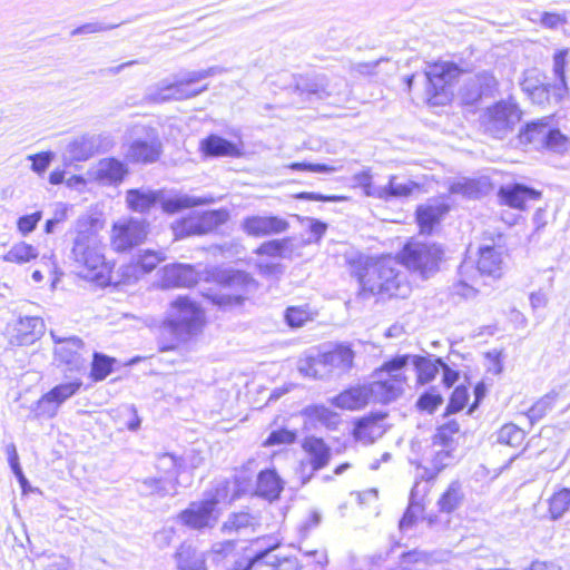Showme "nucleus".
<instances>
[{"mask_svg": "<svg viewBox=\"0 0 570 570\" xmlns=\"http://www.w3.org/2000/svg\"><path fill=\"white\" fill-rule=\"evenodd\" d=\"M352 274L360 284V295L364 298L379 296L382 299L410 295L411 287L405 275L400 271V264L391 258L374 259L360 257L352 264Z\"/></svg>", "mask_w": 570, "mask_h": 570, "instance_id": "1", "label": "nucleus"}, {"mask_svg": "<svg viewBox=\"0 0 570 570\" xmlns=\"http://www.w3.org/2000/svg\"><path fill=\"white\" fill-rule=\"evenodd\" d=\"M70 259L81 277L100 285L109 282L110 267L105 259L102 242L88 220L77 224Z\"/></svg>", "mask_w": 570, "mask_h": 570, "instance_id": "2", "label": "nucleus"}, {"mask_svg": "<svg viewBox=\"0 0 570 570\" xmlns=\"http://www.w3.org/2000/svg\"><path fill=\"white\" fill-rule=\"evenodd\" d=\"M521 117L522 111L513 97L501 100V141L505 140L507 146L514 149L528 146L543 148L549 134V119L542 118L521 126Z\"/></svg>", "mask_w": 570, "mask_h": 570, "instance_id": "3", "label": "nucleus"}, {"mask_svg": "<svg viewBox=\"0 0 570 570\" xmlns=\"http://www.w3.org/2000/svg\"><path fill=\"white\" fill-rule=\"evenodd\" d=\"M409 363L410 354L397 355L376 368L373 382L367 384L371 399L385 404L400 397L407 381L403 370Z\"/></svg>", "mask_w": 570, "mask_h": 570, "instance_id": "4", "label": "nucleus"}, {"mask_svg": "<svg viewBox=\"0 0 570 570\" xmlns=\"http://www.w3.org/2000/svg\"><path fill=\"white\" fill-rule=\"evenodd\" d=\"M205 323V316L198 304L186 296H179L170 303L163 322V332L174 335L178 342H185L197 335Z\"/></svg>", "mask_w": 570, "mask_h": 570, "instance_id": "5", "label": "nucleus"}, {"mask_svg": "<svg viewBox=\"0 0 570 570\" xmlns=\"http://www.w3.org/2000/svg\"><path fill=\"white\" fill-rule=\"evenodd\" d=\"M128 207L138 213L148 212L157 202H160L161 208L167 214H175L181 209L208 205L215 202L212 196H190L178 194L165 199L159 198V193L150 189H130L126 194Z\"/></svg>", "mask_w": 570, "mask_h": 570, "instance_id": "6", "label": "nucleus"}, {"mask_svg": "<svg viewBox=\"0 0 570 570\" xmlns=\"http://www.w3.org/2000/svg\"><path fill=\"white\" fill-rule=\"evenodd\" d=\"M130 142L126 153L128 160L138 164L156 163L163 154L158 130L147 125H134L129 129Z\"/></svg>", "mask_w": 570, "mask_h": 570, "instance_id": "7", "label": "nucleus"}, {"mask_svg": "<svg viewBox=\"0 0 570 570\" xmlns=\"http://www.w3.org/2000/svg\"><path fill=\"white\" fill-rule=\"evenodd\" d=\"M227 495V484L215 489L202 501L191 502L187 509L178 515L180 522L194 530L214 528L218 521L217 504Z\"/></svg>", "mask_w": 570, "mask_h": 570, "instance_id": "8", "label": "nucleus"}, {"mask_svg": "<svg viewBox=\"0 0 570 570\" xmlns=\"http://www.w3.org/2000/svg\"><path fill=\"white\" fill-rule=\"evenodd\" d=\"M443 257L441 246L432 243L409 242L402 250L403 264L428 278L439 271Z\"/></svg>", "mask_w": 570, "mask_h": 570, "instance_id": "9", "label": "nucleus"}, {"mask_svg": "<svg viewBox=\"0 0 570 570\" xmlns=\"http://www.w3.org/2000/svg\"><path fill=\"white\" fill-rule=\"evenodd\" d=\"M460 75V69L452 62H439L428 67L424 72L429 102L434 106L445 105L451 100V82Z\"/></svg>", "mask_w": 570, "mask_h": 570, "instance_id": "10", "label": "nucleus"}, {"mask_svg": "<svg viewBox=\"0 0 570 570\" xmlns=\"http://www.w3.org/2000/svg\"><path fill=\"white\" fill-rule=\"evenodd\" d=\"M228 217L229 214L226 209L203 212L177 220L173 224V232L176 238L205 235L225 224Z\"/></svg>", "mask_w": 570, "mask_h": 570, "instance_id": "11", "label": "nucleus"}, {"mask_svg": "<svg viewBox=\"0 0 570 570\" xmlns=\"http://www.w3.org/2000/svg\"><path fill=\"white\" fill-rule=\"evenodd\" d=\"M147 234V224L144 220L121 219L112 226L110 244L116 252H127L140 245L146 239Z\"/></svg>", "mask_w": 570, "mask_h": 570, "instance_id": "12", "label": "nucleus"}, {"mask_svg": "<svg viewBox=\"0 0 570 570\" xmlns=\"http://www.w3.org/2000/svg\"><path fill=\"white\" fill-rule=\"evenodd\" d=\"M207 90V85L199 89L188 88L179 77L169 82L167 80L159 81L155 87L147 89L145 99L149 102H165L169 100H184L194 98Z\"/></svg>", "mask_w": 570, "mask_h": 570, "instance_id": "13", "label": "nucleus"}, {"mask_svg": "<svg viewBox=\"0 0 570 570\" xmlns=\"http://www.w3.org/2000/svg\"><path fill=\"white\" fill-rule=\"evenodd\" d=\"M81 384L82 383L80 381H72L59 384L51 389L37 402L35 407L36 416L53 417L57 414L59 406L75 395L79 391Z\"/></svg>", "mask_w": 570, "mask_h": 570, "instance_id": "14", "label": "nucleus"}, {"mask_svg": "<svg viewBox=\"0 0 570 570\" xmlns=\"http://www.w3.org/2000/svg\"><path fill=\"white\" fill-rule=\"evenodd\" d=\"M497 80L488 72L469 77L461 90L460 98L464 105H474L484 97L490 96L495 89Z\"/></svg>", "mask_w": 570, "mask_h": 570, "instance_id": "15", "label": "nucleus"}, {"mask_svg": "<svg viewBox=\"0 0 570 570\" xmlns=\"http://www.w3.org/2000/svg\"><path fill=\"white\" fill-rule=\"evenodd\" d=\"M568 49L558 50L553 55L552 71L554 76V82L548 83L543 90L556 101L560 102L569 95V88L567 85V68L570 63L568 59Z\"/></svg>", "mask_w": 570, "mask_h": 570, "instance_id": "16", "label": "nucleus"}, {"mask_svg": "<svg viewBox=\"0 0 570 570\" xmlns=\"http://www.w3.org/2000/svg\"><path fill=\"white\" fill-rule=\"evenodd\" d=\"M289 227L284 218L277 216H249L243 219L242 228L250 236L262 237L281 234Z\"/></svg>", "mask_w": 570, "mask_h": 570, "instance_id": "17", "label": "nucleus"}, {"mask_svg": "<svg viewBox=\"0 0 570 570\" xmlns=\"http://www.w3.org/2000/svg\"><path fill=\"white\" fill-rule=\"evenodd\" d=\"M541 191L522 184L501 186V206L525 210L528 205L541 198Z\"/></svg>", "mask_w": 570, "mask_h": 570, "instance_id": "18", "label": "nucleus"}, {"mask_svg": "<svg viewBox=\"0 0 570 570\" xmlns=\"http://www.w3.org/2000/svg\"><path fill=\"white\" fill-rule=\"evenodd\" d=\"M53 341L58 344L56 355L58 358L69 365L70 370H80L85 366L86 360L81 355L83 343L79 337L71 336L61 338L51 332Z\"/></svg>", "mask_w": 570, "mask_h": 570, "instance_id": "19", "label": "nucleus"}, {"mask_svg": "<svg viewBox=\"0 0 570 570\" xmlns=\"http://www.w3.org/2000/svg\"><path fill=\"white\" fill-rule=\"evenodd\" d=\"M45 332V324L40 317H20L12 328L10 343L22 346L35 343Z\"/></svg>", "mask_w": 570, "mask_h": 570, "instance_id": "20", "label": "nucleus"}, {"mask_svg": "<svg viewBox=\"0 0 570 570\" xmlns=\"http://www.w3.org/2000/svg\"><path fill=\"white\" fill-rule=\"evenodd\" d=\"M449 212V205L433 199L416 209V220L422 233L431 234L434 226L440 223L442 217Z\"/></svg>", "mask_w": 570, "mask_h": 570, "instance_id": "21", "label": "nucleus"}, {"mask_svg": "<svg viewBox=\"0 0 570 570\" xmlns=\"http://www.w3.org/2000/svg\"><path fill=\"white\" fill-rule=\"evenodd\" d=\"M197 276L190 265L175 264L164 268L161 282L165 287H190L197 283Z\"/></svg>", "mask_w": 570, "mask_h": 570, "instance_id": "22", "label": "nucleus"}, {"mask_svg": "<svg viewBox=\"0 0 570 570\" xmlns=\"http://www.w3.org/2000/svg\"><path fill=\"white\" fill-rule=\"evenodd\" d=\"M370 400L372 399L367 385H358L332 397L331 403L342 410L355 411L364 407Z\"/></svg>", "mask_w": 570, "mask_h": 570, "instance_id": "23", "label": "nucleus"}, {"mask_svg": "<svg viewBox=\"0 0 570 570\" xmlns=\"http://www.w3.org/2000/svg\"><path fill=\"white\" fill-rule=\"evenodd\" d=\"M354 351L347 344H337L333 350L322 353V360L331 367V373H345L353 366Z\"/></svg>", "mask_w": 570, "mask_h": 570, "instance_id": "24", "label": "nucleus"}, {"mask_svg": "<svg viewBox=\"0 0 570 570\" xmlns=\"http://www.w3.org/2000/svg\"><path fill=\"white\" fill-rule=\"evenodd\" d=\"M127 171V167L122 161L116 158H105L98 163L95 177L104 185H116L122 181Z\"/></svg>", "mask_w": 570, "mask_h": 570, "instance_id": "25", "label": "nucleus"}, {"mask_svg": "<svg viewBox=\"0 0 570 570\" xmlns=\"http://www.w3.org/2000/svg\"><path fill=\"white\" fill-rule=\"evenodd\" d=\"M283 490V481L275 470H265L259 472L256 483V494L273 501L279 497Z\"/></svg>", "mask_w": 570, "mask_h": 570, "instance_id": "26", "label": "nucleus"}, {"mask_svg": "<svg viewBox=\"0 0 570 570\" xmlns=\"http://www.w3.org/2000/svg\"><path fill=\"white\" fill-rule=\"evenodd\" d=\"M385 415L363 417L355 426L354 435L356 440L364 443H372L384 433L382 421Z\"/></svg>", "mask_w": 570, "mask_h": 570, "instance_id": "27", "label": "nucleus"}, {"mask_svg": "<svg viewBox=\"0 0 570 570\" xmlns=\"http://www.w3.org/2000/svg\"><path fill=\"white\" fill-rule=\"evenodd\" d=\"M200 148L205 155L212 157H236L240 155L237 145L216 135H210L206 139L202 140Z\"/></svg>", "mask_w": 570, "mask_h": 570, "instance_id": "28", "label": "nucleus"}, {"mask_svg": "<svg viewBox=\"0 0 570 570\" xmlns=\"http://www.w3.org/2000/svg\"><path fill=\"white\" fill-rule=\"evenodd\" d=\"M259 546L257 550L247 561H236L232 570H252L258 568L265 558H271L273 552L279 543L273 538H263L255 541Z\"/></svg>", "mask_w": 570, "mask_h": 570, "instance_id": "29", "label": "nucleus"}, {"mask_svg": "<svg viewBox=\"0 0 570 570\" xmlns=\"http://www.w3.org/2000/svg\"><path fill=\"white\" fill-rule=\"evenodd\" d=\"M303 449L309 455V462L313 471L323 469L330 460L331 450L322 439L306 438L303 443Z\"/></svg>", "mask_w": 570, "mask_h": 570, "instance_id": "30", "label": "nucleus"}, {"mask_svg": "<svg viewBox=\"0 0 570 570\" xmlns=\"http://www.w3.org/2000/svg\"><path fill=\"white\" fill-rule=\"evenodd\" d=\"M176 561L179 570H206V560L191 544H180L176 552Z\"/></svg>", "mask_w": 570, "mask_h": 570, "instance_id": "31", "label": "nucleus"}, {"mask_svg": "<svg viewBox=\"0 0 570 570\" xmlns=\"http://www.w3.org/2000/svg\"><path fill=\"white\" fill-rule=\"evenodd\" d=\"M138 491L142 495H174L176 493L175 481L173 479L146 478L140 481Z\"/></svg>", "mask_w": 570, "mask_h": 570, "instance_id": "32", "label": "nucleus"}, {"mask_svg": "<svg viewBox=\"0 0 570 570\" xmlns=\"http://www.w3.org/2000/svg\"><path fill=\"white\" fill-rule=\"evenodd\" d=\"M489 183L487 179L461 178L450 185L451 194H459L469 198H478L488 193Z\"/></svg>", "mask_w": 570, "mask_h": 570, "instance_id": "33", "label": "nucleus"}, {"mask_svg": "<svg viewBox=\"0 0 570 570\" xmlns=\"http://www.w3.org/2000/svg\"><path fill=\"white\" fill-rule=\"evenodd\" d=\"M338 86H345V82L340 80V83L331 86L324 77H316L306 82L298 83L297 88L304 92L316 96L318 99H325L334 95H340L341 91L336 88Z\"/></svg>", "mask_w": 570, "mask_h": 570, "instance_id": "34", "label": "nucleus"}, {"mask_svg": "<svg viewBox=\"0 0 570 570\" xmlns=\"http://www.w3.org/2000/svg\"><path fill=\"white\" fill-rule=\"evenodd\" d=\"M410 362H412L416 370L420 384H428L433 381L441 367L438 358L426 356L410 355Z\"/></svg>", "mask_w": 570, "mask_h": 570, "instance_id": "35", "label": "nucleus"}, {"mask_svg": "<svg viewBox=\"0 0 570 570\" xmlns=\"http://www.w3.org/2000/svg\"><path fill=\"white\" fill-rule=\"evenodd\" d=\"M39 253L36 247L26 242H19L13 244L6 254L0 256V259L7 263L22 265L36 259Z\"/></svg>", "mask_w": 570, "mask_h": 570, "instance_id": "36", "label": "nucleus"}, {"mask_svg": "<svg viewBox=\"0 0 570 570\" xmlns=\"http://www.w3.org/2000/svg\"><path fill=\"white\" fill-rule=\"evenodd\" d=\"M417 188L419 184L412 180L400 181L397 176L392 175L389 178L387 185L381 186V189L385 191V195L384 197H379V199L387 202L393 198L407 197Z\"/></svg>", "mask_w": 570, "mask_h": 570, "instance_id": "37", "label": "nucleus"}, {"mask_svg": "<svg viewBox=\"0 0 570 570\" xmlns=\"http://www.w3.org/2000/svg\"><path fill=\"white\" fill-rule=\"evenodd\" d=\"M96 151L95 137L82 136L67 146V153L71 160L83 161L90 158Z\"/></svg>", "mask_w": 570, "mask_h": 570, "instance_id": "38", "label": "nucleus"}, {"mask_svg": "<svg viewBox=\"0 0 570 570\" xmlns=\"http://www.w3.org/2000/svg\"><path fill=\"white\" fill-rule=\"evenodd\" d=\"M298 368L305 376L313 379H325L332 374L328 364H325L322 360V353L307 356L301 361Z\"/></svg>", "mask_w": 570, "mask_h": 570, "instance_id": "39", "label": "nucleus"}, {"mask_svg": "<svg viewBox=\"0 0 570 570\" xmlns=\"http://www.w3.org/2000/svg\"><path fill=\"white\" fill-rule=\"evenodd\" d=\"M478 272L495 279V272L499 269L498 252L494 246H482L479 248Z\"/></svg>", "mask_w": 570, "mask_h": 570, "instance_id": "40", "label": "nucleus"}, {"mask_svg": "<svg viewBox=\"0 0 570 570\" xmlns=\"http://www.w3.org/2000/svg\"><path fill=\"white\" fill-rule=\"evenodd\" d=\"M256 518L248 512H238L230 514L222 525V532L226 534L239 533L245 529L254 528Z\"/></svg>", "mask_w": 570, "mask_h": 570, "instance_id": "41", "label": "nucleus"}, {"mask_svg": "<svg viewBox=\"0 0 570 570\" xmlns=\"http://www.w3.org/2000/svg\"><path fill=\"white\" fill-rule=\"evenodd\" d=\"M459 423L455 421H449L438 428L432 439L433 445L440 448H455V435L459 434Z\"/></svg>", "mask_w": 570, "mask_h": 570, "instance_id": "42", "label": "nucleus"}, {"mask_svg": "<svg viewBox=\"0 0 570 570\" xmlns=\"http://www.w3.org/2000/svg\"><path fill=\"white\" fill-rule=\"evenodd\" d=\"M303 413L311 421L317 422L326 428H332L338 422L337 414L324 405L306 406Z\"/></svg>", "mask_w": 570, "mask_h": 570, "instance_id": "43", "label": "nucleus"}, {"mask_svg": "<svg viewBox=\"0 0 570 570\" xmlns=\"http://www.w3.org/2000/svg\"><path fill=\"white\" fill-rule=\"evenodd\" d=\"M558 399V393L556 391H551L539 399L529 410L528 417L531 423L538 422L542 420L549 411L552 410L556 401Z\"/></svg>", "mask_w": 570, "mask_h": 570, "instance_id": "44", "label": "nucleus"}, {"mask_svg": "<svg viewBox=\"0 0 570 570\" xmlns=\"http://www.w3.org/2000/svg\"><path fill=\"white\" fill-rule=\"evenodd\" d=\"M180 461L174 454L164 453L157 458L156 469L161 473L163 479H173L177 485Z\"/></svg>", "mask_w": 570, "mask_h": 570, "instance_id": "45", "label": "nucleus"}, {"mask_svg": "<svg viewBox=\"0 0 570 570\" xmlns=\"http://www.w3.org/2000/svg\"><path fill=\"white\" fill-rule=\"evenodd\" d=\"M227 286L230 288H242L245 293L256 288V282L246 272L228 271L224 276Z\"/></svg>", "mask_w": 570, "mask_h": 570, "instance_id": "46", "label": "nucleus"}, {"mask_svg": "<svg viewBox=\"0 0 570 570\" xmlns=\"http://www.w3.org/2000/svg\"><path fill=\"white\" fill-rule=\"evenodd\" d=\"M115 360L101 353H94L91 377L94 381L105 380L112 370Z\"/></svg>", "mask_w": 570, "mask_h": 570, "instance_id": "47", "label": "nucleus"}, {"mask_svg": "<svg viewBox=\"0 0 570 570\" xmlns=\"http://www.w3.org/2000/svg\"><path fill=\"white\" fill-rule=\"evenodd\" d=\"M353 181L355 183V185L363 189V193L367 197L379 198L384 197L385 195V191L381 189V186H376L372 183V176L370 174V170H364L355 174L353 176Z\"/></svg>", "mask_w": 570, "mask_h": 570, "instance_id": "48", "label": "nucleus"}, {"mask_svg": "<svg viewBox=\"0 0 570 570\" xmlns=\"http://www.w3.org/2000/svg\"><path fill=\"white\" fill-rule=\"evenodd\" d=\"M462 499L461 487L458 482H452L448 490L439 500L440 509L444 512H452Z\"/></svg>", "mask_w": 570, "mask_h": 570, "instance_id": "49", "label": "nucleus"}, {"mask_svg": "<svg viewBox=\"0 0 570 570\" xmlns=\"http://www.w3.org/2000/svg\"><path fill=\"white\" fill-rule=\"evenodd\" d=\"M285 320L291 327H302L313 320V314L307 306H289L285 311Z\"/></svg>", "mask_w": 570, "mask_h": 570, "instance_id": "50", "label": "nucleus"}, {"mask_svg": "<svg viewBox=\"0 0 570 570\" xmlns=\"http://www.w3.org/2000/svg\"><path fill=\"white\" fill-rule=\"evenodd\" d=\"M524 441V432L514 424L501 426V446L519 448Z\"/></svg>", "mask_w": 570, "mask_h": 570, "instance_id": "51", "label": "nucleus"}, {"mask_svg": "<svg viewBox=\"0 0 570 570\" xmlns=\"http://www.w3.org/2000/svg\"><path fill=\"white\" fill-rule=\"evenodd\" d=\"M547 139L543 148H547L554 153H564L569 147V139L566 135H563L559 129L553 128L551 125L549 127V134L547 135Z\"/></svg>", "mask_w": 570, "mask_h": 570, "instance_id": "52", "label": "nucleus"}, {"mask_svg": "<svg viewBox=\"0 0 570 570\" xmlns=\"http://www.w3.org/2000/svg\"><path fill=\"white\" fill-rule=\"evenodd\" d=\"M417 487L419 484H415L411 491L410 504L406 511L404 512L402 519L400 520L401 530H406L410 527H412V524L417 518V514L422 512V505L415 501Z\"/></svg>", "mask_w": 570, "mask_h": 570, "instance_id": "53", "label": "nucleus"}, {"mask_svg": "<svg viewBox=\"0 0 570 570\" xmlns=\"http://www.w3.org/2000/svg\"><path fill=\"white\" fill-rule=\"evenodd\" d=\"M570 508V490L563 489L550 500V513L553 519L560 518Z\"/></svg>", "mask_w": 570, "mask_h": 570, "instance_id": "54", "label": "nucleus"}, {"mask_svg": "<svg viewBox=\"0 0 570 570\" xmlns=\"http://www.w3.org/2000/svg\"><path fill=\"white\" fill-rule=\"evenodd\" d=\"M289 240L287 238L284 239H273L263 243L255 253L258 255H266L271 257H282L284 250L287 248Z\"/></svg>", "mask_w": 570, "mask_h": 570, "instance_id": "55", "label": "nucleus"}, {"mask_svg": "<svg viewBox=\"0 0 570 570\" xmlns=\"http://www.w3.org/2000/svg\"><path fill=\"white\" fill-rule=\"evenodd\" d=\"M266 568L272 570H301L299 562L296 558H278L271 552V558H265Z\"/></svg>", "mask_w": 570, "mask_h": 570, "instance_id": "56", "label": "nucleus"}, {"mask_svg": "<svg viewBox=\"0 0 570 570\" xmlns=\"http://www.w3.org/2000/svg\"><path fill=\"white\" fill-rule=\"evenodd\" d=\"M166 259L163 250H145L138 259V264L144 272L148 273L156 268V266Z\"/></svg>", "mask_w": 570, "mask_h": 570, "instance_id": "57", "label": "nucleus"}, {"mask_svg": "<svg viewBox=\"0 0 570 570\" xmlns=\"http://www.w3.org/2000/svg\"><path fill=\"white\" fill-rule=\"evenodd\" d=\"M568 22L566 12H541L539 23L541 27L550 30L559 29Z\"/></svg>", "mask_w": 570, "mask_h": 570, "instance_id": "58", "label": "nucleus"}, {"mask_svg": "<svg viewBox=\"0 0 570 570\" xmlns=\"http://www.w3.org/2000/svg\"><path fill=\"white\" fill-rule=\"evenodd\" d=\"M442 395L436 391L435 387H432L423 395H421V397L417 401V405L422 410L433 412L440 404H442Z\"/></svg>", "mask_w": 570, "mask_h": 570, "instance_id": "59", "label": "nucleus"}, {"mask_svg": "<svg viewBox=\"0 0 570 570\" xmlns=\"http://www.w3.org/2000/svg\"><path fill=\"white\" fill-rule=\"evenodd\" d=\"M302 223L308 228L311 236L307 243H318L327 229V225L318 219L304 217Z\"/></svg>", "mask_w": 570, "mask_h": 570, "instance_id": "60", "label": "nucleus"}, {"mask_svg": "<svg viewBox=\"0 0 570 570\" xmlns=\"http://www.w3.org/2000/svg\"><path fill=\"white\" fill-rule=\"evenodd\" d=\"M296 434L286 429L275 430L269 433L268 438L265 440L264 445H279V444H291L295 441Z\"/></svg>", "mask_w": 570, "mask_h": 570, "instance_id": "61", "label": "nucleus"}, {"mask_svg": "<svg viewBox=\"0 0 570 570\" xmlns=\"http://www.w3.org/2000/svg\"><path fill=\"white\" fill-rule=\"evenodd\" d=\"M469 399L468 390L464 386H458L453 391L449 405H448V413H454L461 411Z\"/></svg>", "mask_w": 570, "mask_h": 570, "instance_id": "62", "label": "nucleus"}, {"mask_svg": "<svg viewBox=\"0 0 570 570\" xmlns=\"http://www.w3.org/2000/svg\"><path fill=\"white\" fill-rule=\"evenodd\" d=\"M217 71V67H210L208 69L195 71H185L180 73L179 79L184 81V83L188 87L189 85L196 83L200 80L214 76Z\"/></svg>", "mask_w": 570, "mask_h": 570, "instance_id": "63", "label": "nucleus"}, {"mask_svg": "<svg viewBox=\"0 0 570 570\" xmlns=\"http://www.w3.org/2000/svg\"><path fill=\"white\" fill-rule=\"evenodd\" d=\"M454 450L455 448H441L439 451L435 452L432 460V464L436 472L441 471L442 469L446 468L452 463V461L454 460Z\"/></svg>", "mask_w": 570, "mask_h": 570, "instance_id": "64", "label": "nucleus"}]
</instances>
